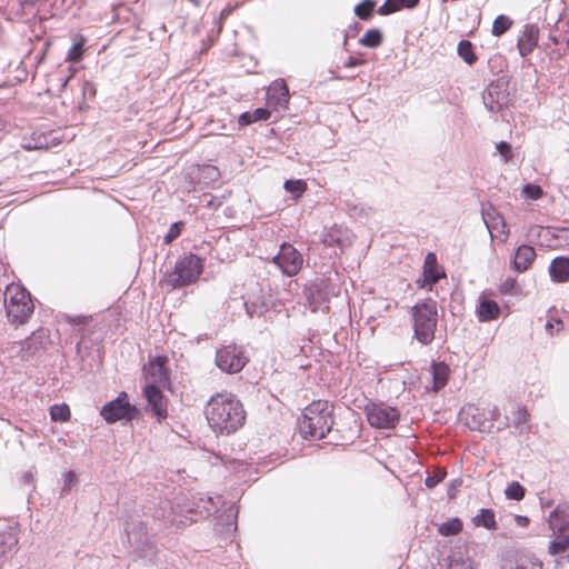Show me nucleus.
<instances>
[{
	"instance_id": "nucleus-1",
	"label": "nucleus",
	"mask_w": 569,
	"mask_h": 569,
	"mask_svg": "<svg viewBox=\"0 0 569 569\" xmlns=\"http://www.w3.org/2000/svg\"><path fill=\"white\" fill-rule=\"evenodd\" d=\"M209 426L216 433L231 435L244 425L246 411L241 401L232 393H217L204 409Z\"/></svg>"
},
{
	"instance_id": "nucleus-2",
	"label": "nucleus",
	"mask_w": 569,
	"mask_h": 569,
	"mask_svg": "<svg viewBox=\"0 0 569 569\" xmlns=\"http://www.w3.org/2000/svg\"><path fill=\"white\" fill-rule=\"evenodd\" d=\"M333 409L327 401H313L303 410L299 429L303 438L322 439L333 426Z\"/></svg>"
},
{
	"instance_id": "nucleus-3",
	"label": "nucleus",
	"mask_w": 569,
	"mask_h": 569,
	"mask_svg": "<svg viewBox=\"0 0 569 569\" xmlns=\"http://www.w3.org/2000/svg\"><path fill=\"white\" fill-rule=\"evenodd\" d=\"M413 321V336L425 346L435 339L438 325V309L436 301L428 299L416 303L411 310Z\"/></svg>"
},
{
	"instance_id": "nucleus-4",
	"label": "nucleus",
	"mask_w": 569,
	"mask_h": 569,
	"mask_svg": "<svg viewBox=\"0 0 569 569\" xmlns=\"http://www.w3.org/2000/svg\"><path fill=\"white\" fill-rule=\"evenodd\" d=\"M202 270L203 259L197 254L188 253L176 261L171 271L164 273L162 282L171 289L182 288L197 281Z\"/></svg>"
},
{
	"instance_id": "nucleus-5",
	"label": "nucleus",
	"mask_w": 569,
	"mask_h": 569,
	"mask_svg": "<svg viewBox=\"0 0 569 569\" xmlns=\"http://www.w3.org/2000/svg\"><path fill=\"white\" fill-rule=\"evenodd\" d=\"M4 306L9 322L16 326L28 322L34 310L31 295L17 284L7 286Z\"/></svg>"
},
{
	"instance_id": "nucleus-6",
	"label": "nucleus",
	"mask_w": 569,
	"mask_h": 569,
	"mask_svg": "<svg viewBox=\"0 0 569 569\" xmlns=\"http://www.w3.org/2000/svg\"><path fill=\"white\" fill-rule=\"evenodd\" d=\"M124 542L128 543L137 557L147 561H153L157 550L141 520L133 517L127 519L124 522Z\"/></svg>"
},
{
	"instance_id": "nucleus-7",
	"label": "nucleus",
	"mask_w": 569,
	"mask_h": 569,
	"mask_svg": "<svg viewBox=\"0 0 569 569\" xmlns=\"http://www.w3.org/2000/svg\"><path fill=\"white\" fill-rule=\"evenodd\" d=\"M366 416L369 425L377 429H392L400 419V412L396 407L382 402L368 405Z\"/></svg>"
},
{
	"instance_id": "nucleus-8",
	"label": "nucleus",
	"mask_w": 569,
	"mask_h": 569,
	"mask_svg": "<svg viewBox=\"0 0 569 569\" xmlns=\"http://www.w3.org/2000/svg\"><path fill=\"white\" fill-rule=\"evenodd\" d=\"M272 262L287 277H293L299 273L303 264V257L291 243L283 242L279 252L272 258Z\"/></svg>"
},
{
	"instance_id": "nucleus-9",
	"label": "nucleus",
	"mask_w": 569,
	"mask_h": 569,
	"mask_svg": "<svg viewBox=\"0 0 569 569\" xmlns=\"http://www.w3.org/2000/svg\"><path fill=\"white\" fill-rule=\"evenodd\" d=\"M508 89V82L502 79L491 82L482 93L485 107L490 112H500L503 108L508 107L511 101Z\"/></svg>"
},
{
	"instance_id": "nucleus-10",
	"label": "nucleus",
	"mask_w": 569,
	"mask_h": 569,
	"mask_svg": "<svg viewBox=\"0 0 569 569\" xmlns=\"http://www.w3.org/2000/svg\"><path fill=\"white\" fill-rule=\"evenodd\" d=\"M136 413L137 410L130 405L126 392H121L116 399L107 402L100 411L108 423H114L121 419L131 420Z\"/></svg>"
},
{
	"instance_id": "nucleus-11",
	"label": "nucleus",
	"mask_w": 569,
	"mask_h": 569,
	"mask_svg": "<svg viewBox=\"0 0 569 569\" xmlns=\"http://www.w3.org/2000/svg\"><path fill=\"white\" fill-rule=\"evenodd\" d=\"M216 363L224 372L237 373L246 366L247 358L237 346H226L217 351Z\"/></svg>"
},
{
	"instance_id": "nucleus-12",
	"label": "nucleus",
	"mask_w": 569,
	"mask_h": 569,
	"mask_svg": "<svg viewBox=\"0 0 569 569\" xmlns=\"http://www.w3.org/2000/svg\"><path fill=\"white\" fill-rule=\"evenodd\" d=\"M305 298L312 312H317L328 301V283L317 279L303 289Z\"/></svg>"
},
{
	"instance_id": "nucleus-13",
	"label": "nucleus",
	"mask_w": 569,
	"mask_h": 569,
	"mask_svg": "<svg viewBox=\"0 0 569 569\" xmlns=\"http://www.w3.org/2000/svg\"><path fill=\"white\" fill-rule=\"evenodd\" d=\"M220 497H217V501L212 497L199 495L194 497L192 503L183 507L181 512L194 515L196 518H190L191 521H197L198 518H208L217 511V505Z\"/></svg>"
},
{
	"instance_id": "nucleus-14",
	"label": "nucleus",
	"mask_w": 569,
	"mask_h": 569,
	"mask_svg": "<svg viewBox=\"0 0 569 569\" xmlns=\"http://www.w3.org/2000/svg\"><path fill=\"white\" fill-rule=\"evenodd\" d=\"M290 99L289 88L283 79H277L267 89L268 104L274 109H287Z\"/></svg>"
},
{
	"instance_id": "nucleus-15",
	"label": "nucleus",
	"mask_w": 569,
	"mask_h": 569,
	"mask_svg": "<svg viewBox=\"0 0 569 569\" xmlns=\"http://www.w3.org/2000/svg\"><path fill=\"white\" fill-rule=\"evenodd\" d=\"M143 393L153 415L157 416L159 420L166 418L167 402L159 386L154 383L147 385L143 389Z\"/></svg>"
},
{
	"instance_id": "nucleus-16",
	"label": "nucleus",
	"mask_w": 569,
	"mask_h": 569,
	"mask_svg": "<svg viewBox=\"0 0 569 569\" xmlns=\"http://www.w3.org/2000/svg\"><path fill=\"white\" fill-rule=\"evenodd\" d=\"M18 525L0 519V558L10 552L18 545Z\"/></svg>"
},
{
	"instance_id": "nucleus-17",
	"label": "nucleus",
	"mask_w": 569,
	"mask_h": 569,
	"mask_svg": "<svg viewBox=\"0 0 569 569\" xmlns=\"http://www.w3.org/2000/svg\"><path fill=\"white\" fill-rule=\"evenodd\" d=\"M481 213L483 222L488 231L490 232L491 237L493 236L495 231L503 234L505 237L508 236L509 229L507 227L505 218L498 212V210L493 206L488 204L487 207H483Z\"/></svg>"
},
{
	"instance_id": "nucleus-18",
	"label": "nucleus",
	"mask_w": 569,
	"mask_h": 569,
	"mask_svg": "<svg viewBox=\"0 0 569 569\" xmlns=\"http://www.w3.org/2000/svg\"><path fill=\"white\" fill-rule=\"evenodd\" d=\"M321 240L327 247H338L341 250L351 244V237L348 229L333 226L325 230L321 234Z\"/></svg>"
},
{
	"instance_id": "nucleus-19",
	"label": "nucleus",
	"mask_w": 569,
	"mask_h": 569,
	"mask_svg": "<svg viewBox=\"0 0 569 569\" xmlns=\"http://www.w3.org/2000/svg\"><path fill=\"white\" fill-rule=\"evenodd\" d=\"M501 569H542V562L533 556L517 553L506 558Z\"/></svg>"
},
{
	"instance_id": "nucleus-20",
	"label": "nucleus",
	"mask_w": 569,
	"mask_h": 569,
	"mask_svg": "<svg viewBox=\"0 0 569 569\" xmlns=\"http://www.w3.org/2000/svg\"><path fill=\"white\" fill-rule=\"evenodd\" d=\"M549 527L553 533L569 531V506L560 503L549 515Z\"/></svg>"
},
{
	"instance_id": "nucleus-21",
	"label": "nucleus",
	"mask_w": 569,
	"mask_h": 569,
	"mask_svg": "<svg viewBox=\"0 0 569 569\" xmlns=\"http://www.w3.org/2000/svg\"><path fill=\"white\" fill-rule=\"evenodd\" d=\"M536 250L528 244H521L517 248L512 260V268L517 272H525L530 268L536 259Z\"/></svg>"
},
{
	"instance_id": "nucleus-22",
	"label": "nucleus",
	"mask_w": 569,
	"mask_h": 569,
	"mask_svg": "<svg viewBox=\"0 0 569 569\" xmlns=\"http://www.w3.org/2000/svg\"><path fill=\"white\" fill-rule=\"evenodd\" d=\"M43 333L41 332H33L30 337H28L26 340L21 341L19 343L20 347V357L22 360H29L30 358H33L41 349L44 348L43 346Z\"/></svg>"
},
{
	"instance_id": "nucleus-23",
	"label": "nucleus",
	"mask_w": 569,
	"mask_h": 569,
	"mask_svg": "<svg viewBox=\"0 0 569 569\" xmlns=\"http://www.w3.org/2000/svg\"><path fill=\"white\" fill-rule=\"evenodd\" d=\"M422 276L423 283L421 287L428 286L429 289H431V287L441 278V274L438 270L436 254L432 252H429L425 258Z\"/></svg>"
},
{
	"instance_id": "nucleus-24",
	"label": "nucleus",
	"mask_w": 569,
	"mask_h": 569,
	"mask_svg": "<svg viewBox=\"0 0 569 569\" xmlns=\"http://www.w3.org/2000/svg\"><path fill=\"white\" fill-rule=\"evenodd\" d=\"M549 274L555 282L569 281V259L562 256L556 257L549 266Z\"/></svg>"
},
{
	"instance_id": "nucleus-25",
	"label": "nucleus",
	"mask_w": 569,
	"mask_h": 569,
	"mask_svg": "<svg viewBox=\"0 0 569 569\" xmlns=\"http://www.w3.org/2000/svg\"><path fill=\"white\" fill-rule=\"evenodd\" d=\"M430 371L432 376V391L437 392L445 388L447 385L450 375V368L443 361H433L431 363Z\"/></svg>"
},
{
	"instance_id": "nucleus-26",
	"label": "nucleus",
	"mask_w": 569,
	"mask_h": 569,
	"mask_svg": "<svg viewBox=\"0 0 569 569\" xmlns=\"http://www.w3.org/2000/svg\"><path fill=\"white\" fill-rule=\"evenodd\" d=\"M167 358L157 357L149 362L148 375L152 378V382L156 386L164 385L168 381V373L166 370Z\"/></svg>"
},
{
	"instance_id": "nucleus-27",
	"label": "nucleus",
	"mask_w": 569,
	"mask_h": 569,
	"mask_svg": "<svg viewBox=\"0 0 569 569\" xmlns=\"http://www.w3.org/2000/svg\"><path fill=\"white\" fill-rule=\"evenodd\" d=\"M537 31L527 29L518 40V50L521 57H527L537 47Z\"/></svg>"
},
{
	"instance_id": "nucleus-28",
	"label": "nucleus",
	"mask_w": 569,
	"mask_h": 569,
	"mask_svg": "<svg viewBox=\"0 0 569 569\" xmlns=\"http://www.w3.org/2000/svg\"><path fill=\"white\" fill-rule=\"evenodd\" d=\"M472 523L476 527H482L488 530H496L497 521H496L495 511L489 508L480 509L479 513L472 518Z\"/></svg>"
},
{
	"instance_id": "nucleus-29",
	"label": "nucleus",
	"mask_w": 569,
	"mask_h": 569,
	"mask_svg": "<svg viewBox=\"0 0 569 569\" xmlns=\"http://www.w3.org/2000/svg\"><path fill=\"white\" fill-rule=\"evenodd\" d=\"M500 308L498 303L490 299H483L478 308V318L480 321H490L498 318Z\"/></svg>"
},
{
	"instance_id": "nucleus-30",
	"label": "nucleus",
	"mask_w": 569,
	"mask_h": 569,
	"mask_svg": "<svg viewBox=\"0 0 569 569\" xmlns=\"http://www.w3.org/2000/svg\"><path fill=\"white\" fill-rule=\"evenodd\" d=\"M237 512L238 511L234 509V507L230 506L224 515L226 521L224 522L218 521L216 530L220 533H227V535L236 531V529H237V521H236Z\"/></svg>"
},
{
	"instance_id": "nucleus-31",
	"label": "nucleus",
	"mask_w": 569,
	"mask_h": 569,
	"mask_svg": "<svg viewBox=\"0 0 569 569\" xmlns=\"http://www.w3.org/2000/svg\"><path fill=\"white\" fill-rule=\"evenodd\" d=\"M556 535L557 538L549 543L548 551L550 555L565 552L569 548V531Z\"/></svg>"
},
{
	"instance_id": "nucleus-32",
	"label": "nucleus",
	"mask_w": 569,
	"mask_h": 569,
	"mask_svg": "<svg viewBox=\"0 0 569 569\" xmlns=\"http://www.w3.org/2000/svg\"><path fill=\"white\" fill-rule=\"evenodd\" d=\"M462 530V521L459 518H451L448 521L441 523L438 528V532L441 536L450 537L460 533Z\"/></svg>"
},
{
	"instance_id": "nucleus-33",
	"label": "nucleus",
	"mask_w": 569,
	"mask_h": 569,
	"mask_svg": "<svg viewBox=\"0 0 569 569\" xmlns=\"http://www.w3.org/2000/svg\"><path fill=\"white\" fill-rule=\"evenodd\" d=\"M463 413L466 417V423L472 428L482 430L483 420L481 419L480 411L477 407L469 406L467 409H465Z\"/></svg>"
},
{
	"instance_id": "nucleus-34",
	"label": "nucleus",
	"mask_w": 569,
	"mask_h": 569,
	"mask_svg": "<svg viewBox=\"0 0 569 569\" xmlns=\"http://www.w3.org/2000/svg\"><path fill=\"white\" fill-rule=\"evenodd\" d=\"M382 42V33L378 29H369L363 37L359 40L361 46L368 48H377Z\"/></svg>"
},
{
	"instance_id": "nucleus-35",
	"label": "nucleus",
	"mask_w": 569,
	"mask_h": 569,
	"mask_svg": "<svg viewBox=\"0 0 569 569\" xmlns=\"http://www.w3.org/2000/svg\"><path fill=\"white\" fill-rule=\"evenodd\" d=\"M458 54L463 59V61L468 64H472L477 60V56L473 52V48L470 41L461 40L458 43Z\"/></svg>"
},
{
	"instance_id": "nucleus-36",
	"label": "nucleus",
	"mask_w": 569,
	"mask_h": 569,
	"mask_svg": "<svg viewBox=\"0 0 569 569\" xmlns=\"http://www.w3.org/2000/svg\"><path fill=\"white\" fill-rule=\"evenodd\" d=\"M511 24L512 21L509 17L500 14L495 19L491 32L493 36L500 37L510 29Z\"/></svg>"
},
{
	"instance_id": "nucleus-37",
	"label": "nucleus",
	"mask_w": 569,
	"mask_h": 569,
	"mask_svg": "<svg viewBox=\"0 0 569 569\" xmlns=\"http://www.w3.org/2000/svg\"><path fill=\"white\" fill-rule=\"evenodd\" d=\"M84 39L82 37L76 41L68 50L67 60L70 62H79L84 53Z\"/></svg>"
},
{
	"instance_id": "nucleus-38",
	"label": "nucleus",
	"mask_w": 569,
	"mask_h": 569,
	"mask_svg": "<svg viewBox=\"0 0 569 569\" xmlns=\"http://www.w3.org/2000/svg\"><path fill=\"white\" fill-rule=\"evenodd\" d=\"M70 409L66 403L53 405L50 408V417L53 421H68L70 419Z\"/></svg>"
},
{
	"instance_id": "nucleus-39",
	"label": "nucleus",
	"mask_w": 569,
	"mask_h": 569,
	"mask_svg": "<svg viewBox=\"0 0 569 569\" xmlns=\"http://www.w3.org/2000/svg\"><path fill=\"white\" fill-rule=\"evenodd\" d=\"M376 2L373 0H363L355 7L356 16L361 20H368L375 9Z\"/></svg>"
},
{
	"instance_id": "nucleus-40",
	"label": "nucleus",
	"mask_w": 569,
	"mask_h": 569,
	"mask_svg": "<svg viewBox=\"0 0 569 569\" xmlns=\"http://www.w3.org/2000/svg\"><path fill=\"white\" fill-rule=\"evenodd\" d=\"M528 421V412L525 407L517 406L516 411L513 412V427L521 433L526 429V423Z\"/></svg>"
},
{
	"instance_id": "nucleus-41",
	"label": "nucleus",
	"mask_w": 569,
	"mask_h": 569,
	"mask_svg": "<svg viewBox=\"0 0 569 569\" xmlns=\"http://www.w3.org/2000/svg\"><path fill=\"white\" fill-rule=\"evenodd\" d=\"M284 189L290 192L295 198H299L307 189V183L303 180H286Z\"/></svg>"
},
{
	"instance_id": "nucleus-42",
	"label": "nucleus",
	"mask_w": 569,
	"mask_h": 569,
	"mask_svg": "<svg viewBox=\"0 0 569 569\" xmlns=\"http://www.w3.org/2000/svg\"><path fill=\"white\" fill-rule=\"evenodd\" d=\"M525 492V488L517 481L511 482L505 490L506 497L511 500H521Z\"/></svg>"
},
{
	"instance_id": "nucleus-43",
	"label": "nucleus",
	"mask_w": 569,
	"mask_h": 569,
	"mask_svg": "<svg viewBox=\"0 0 569 569\" xmlns=\"http://www.w3.org/2000/svg\"><path fill=\"white\" fill-rule=\"evenodd\" d=\"M447 476V472L443 468H437L432 475H429L426 480L425 485L427 488H435L438 483H440Z\"/></svg>"
},
{
	"instance_id": "nucleus-44",
	"label": "nucleus",
	"mask_w": 569,
	"mask_h": 569,
	"mask_svg": "<svg viewBox=\"0 0 569 569\" xmlns=\"http://www.w3.org/2000/svg\"><path fill=\"white\" fill-rule=\"evenodd\" d=\"M246 311L250 317H260L266 311V306L260 301H246L244 302Z\"/></svg>"
},
{
	"instance_id": "nucleus-45",
	"label": "nucleus",
	"mask_w": 569,
	"mask_h": 569,
	"mask_svg": "<svg viewBox=\"0 0 569 569\" xmlns=\"http://www.w3.org/2000/svg\"><path fill=\"white\" fill-rule=\"evenodd\" d=\"M183 228H184V223L182 221H177V222L172 223L171 227L169 228L168 232L164 236V243L169 244L174 239H177L180 236Z\"/></svg>"
},
{
	"instance_id": "nucleus-46",
	"label": "nucleus",
	"mask_w": 569,
	"mask_h": 569,
	"mask_svg": "<svg viewBox=\"0 0 569 569\" xmlns=\"http://www.w3.org/2000/svg\"><path fill=\"white\" fill-rule=\"evenodd\" d=\"M399 0H386L383 4L379 8L378 13L381 16H388L393 12H397L401 9Z\"/></svg>"
},
{
	"instance_id": "nucleus-47",
	"label": "nucleus",
	"mask_w": 569,
	"mask_h": 569,
	"mask_svg": "<svg viewBox=\"0 0 569 569\" xmlns=\"http://www.w3.org/2000/svg\"><path fill=\"white\" fill-rule=\"evenodd\" d=\"M523 194L532 200H537L542 196V189L540 186L527 183L522 189Z\"/></svg>"
},
{
	"instance_id": "nucleus-48",
	"label": "nucleus",
	"mask_w": 569,
	"mask_h": 569,
	"mask_svg": "<svg viewBox=\"0 0 569 569\" xmlns=\"http://www.w3.org/2000/svg\"><path fill=\"white\" fill-rule=\"evenodd\" d=\"M82 96L84 99H92L96 96V86L91 81H83Z\"/></svg>"
},
{
	"instance_id": "nucleus-49",
	"label": "nucleus",
	"mask_w": 569,
	"mask_h": 569,
	"mask_svg": "<svg viewBox=\"0 0 569 569\" xmlns=\"http://www.w3.org/2000/svg\"><path fill=\"white\" fill-rule=\"evenodd\" d=\"M253 120L257 121H266L270 118L271 112L266 108H257L252 111Z\"/></svg>"
},
{
	"instance_id": "nucleus-50",
	"label": "nucleus",
	"mask_w": 569,
	"mask_h": 569,
	"mask_svg": "<svg viewBox=\"0 0 569 569\" xmlns=\"http://www.w3.org/2000/svg\"><path fill=\"white\" fill-rule=\"evenodd\" d=\"M497 151L505 158V161H508L511 156V146L506 141H500L497 144Z\"/></svg>"
},
{
	"instance_id": "nucleus-51",
	"label": "nucleus",
	"mask_w": 569,
	"mask_h": 569,
	"mask_svg": "<svg viewBox=\"0 0 569 569\" xmlns=\"http://www.w3.org/2000/svg\"><path fill=\"white\" fill-rule=\"evenodd\" d=\"M76 481V473L68 471L63 475V491L70 490L72 483Z\"/></svg>"
},
{
	"instance_id": "nucleus-52",
	"label": "nucleus",
	"mask_w": 569,
	"mask_h": 569,
	"mask_svg": "<svg viewBox=\"0 0 569 569\" xmlns=\"http://www.w3.org/2000/svg\"><path fill=\"white\" fill-rule=\"evenodd\" d=\"M516 286H517L516 280L509 278V279L505 280V282L501 284V292L502 293H512Z\"/></svg>"
},
{
	"instance_id": "nucleus-53",
	"label": "nucleus",
	"mask_w": 569,
	"mask_h": 569,
	"mask_svg": "<svg viewBox=\"0 0 569 569\" xmlns=\"http://www.w3.org/2000/svg\"><path fill=\"white\" fill-rule=\"evenodd\" d=\"M238 122L240 126H248L254 122L252 112H243L240 114Z\"/></svg>"
},
{
	"instance_id": "nucleus-54",
	"label": "nucleus",
	"mask_w": 569,
	"mask_h": 569,
	"mask_svg": "<svg viewBox=\"0 0 569 569\" xmlns=\"http://www.w3.org/2000/svg\"><path fill=\"white\" fill-rule=\"evenodd\" d=\"M20 481L23 485L33 486V481H34V471H33V469H30L27 472H24L22 475V477L20 478Z\"/></svg>"
},
{
	"instance_id": "nucleus-55",
	"label": "nucleus",
	"mask_w": 569,
	"mask_h": 569,
	"mask_svg": "<svg viewBox=\"0 0 569 569\" xmlns=\"http://www.w3.org/2000/svg\"><path fill=\"white\" fill-rule=\"evenodd\" d=\"M450 569H473L471 563L463 560H455L450 565Z\"/></svg>"
},
{
	"instance_id": "nucleus-56",
	"label": "nucleus",
	"mask_w": 569,
	"mask_h": 569,
	"mask_svg": "<svg viewBox=\"0 0 569 569\" xmlns=\"http://www.w3.org/2000/svg\"><path fill=\"white\" fill-rule=\"evenodd\" d=\"M560 326H561V321L560 320L548 321L547 325H546V330L550 335H553V329L556 328V330L559 331Z\"/></svg>"
},
{
	"instance_id": "nucleus-57",
	"label": "nucleus",
	"mask_w": 569,
	"mask_h": 569,
	"mask_svg": "<svg viewBox=\"0 0 569 569\" xmlns=\"http://www.w3.org/2000/svg\"><path fill=\"white\" fill-rule=\"evenodd\" d=\"M419 1L420 0H399L398 2L400 3L401 9H412L419 3Z\"/></svg>"
},
{
	"instance_id": "nucleus-58",
	"label": "nucleus",
	"mask_w": 569,
	"mask_h": 569,
	"mask_svg": "<svg viewBox=\"0 0 569 569\" xmlns=\"http://www.w3.org/2000/svg\"><path fill=\"white\" fill-rule=\"evenodd\" d=\"M515 522L517 526L519 527H527L528 523H529V518L526 517V516H520V515H517L515 517Z\"/></svg>"
},
{
	"instance_id": "nucleus-59",
	"label": "nucleus",
	"mask_w": 569,
	"mask_h": 569,
	"mask_svg": "<svg viewBox=\"0 0 569 569\" xmlns=\"http://www.w3.org/2000/svg\"><path fill=\"white\" fill-rule=\"evenodd\" d=\"M362 62H363L362 60H359V59H356V58H350V59L348 60V62H346V64H345V66H346L347 68H352V67H356V66H358V64H360V63H362Z\"/></svg>"
},
{
	"instance_id": "nucleus-60",
	"label": "nucleus",
	"mask_w": 569,
	"mask_h": 569,
	"mask_svg": "<svg viewBox=\"0 0 569 569\" xmlns=\"http://www.w3.org/2000/svg\"><path fill=\"white\" fill-rule=\"evenodd\" d=\"M500 417V410L498 407H493L490 411V418L491 420H498V418Z\"/></svg>"
},
{
	"instance_id": "nucleus-61",
	"label": "nucleus",
	"mask_w": 569,
	"mask_h": 569,
	"mask_svg": "<svg viewBox=\"0 0 569 569\" xmlns=\"http://www.w3.org/2000/svg\"><path fill=\"white\" fill-rule=\"evenodd\" d=\"M71 78H72V74H71V76H69V77H66V78L61 79V87H62V88H66V87H67V84H68V82H69V80H70Z\"/></svg>"
},
{
	"instance_id": "nucleus-62",
	"label": "nucleus",
	"mask_w": 569,
	"mask_h": 569,
	"mask_svg": "<svg viewBox=\"0 0 569 569\" xmlns=\"http://www.w3.org/2000/svg\"><path fill=\"white\" fill-rule=\"evenodd\" d=\"M24 148L28 149V150H31V149L41 148V146H37V144L36 146H30V144H27V146H24Z\"/></svg>"
},
{
	"instance_id": "nucleus-63",
	"label": "nucleus",
	"mask_w": 569,
	"mask_h": 569,
	"mask_svg": "<svg viewBox=\"0 0 569 569\" xmlns=\"http://www.w3.org/2000/svg\"><path fill=\"white\" fill-rule=\"evenodd\" d=\"M508 426H509V418H508V417H506V418H505V422H503V427H508Z\"/></svg>"
},
{
	"instance_id": "nucleus-64",
	"label": "nucleus",
	"mask_w": 569,
	"mask_h": 569,
	"mask_svg": "<svg viewBox=\"0 0 569 569\" xmlns=\"http://www.w3.org/2000/svg\"><path fill=\"white\" fill-rule=\"evenodd\" d=\"M230 11H231V9H224L221 14L222 16L228 14V13H230Z\"/></svg>"
}]
</instances>
